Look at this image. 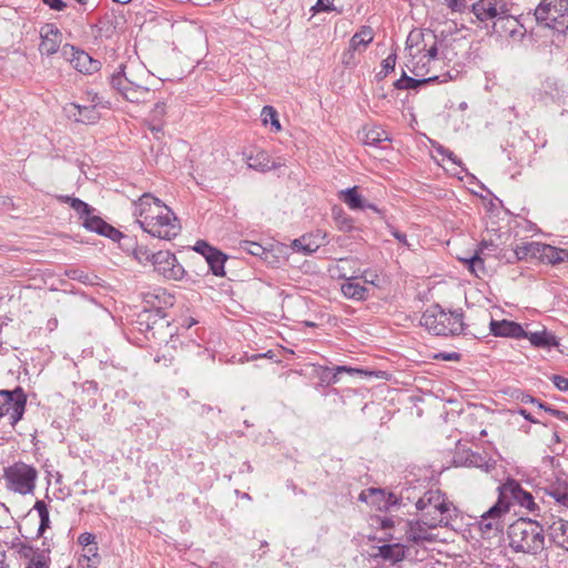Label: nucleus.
Wrapping results in <instances>:
<instances>
[{"label": "nucleus", "mask_w": 568, "mask_h": 568, "mask_svg": "<svg viewBox=\"0 0 568 568\" xmlns=\"http://www.w3.org/2000/svg\"><path fill=\"white\" fill-rule=\"evenodd\" d=\"M60 39L43 36L39 44V51L42 55H52L58 52L60 47Z\"/></svg>", "instance_id": "a18cd8bd"}, {"label": "nucleus", "mask_w": 568, "mask_h": 568, "mask_svg": "<svg viewBox=\"0 0 568 568\" xmlns=\"http://www.w3.org/2000/svg\"><path fill=\"white\" fill-rule=\"evenodd\" d=\"M342 293L345 297L356 301H365L368 297V290L365 286L351 281L342 285Z\"/></svg>", "instance_id": "f704fd0d"}, {"label": "nucleus", "mask_w": 568, "mask_h": 568, "mask_svg": "<svg viewBox=\"0 0 568 568\" xmlns=\"http://www.w3.org/2000/svg\"><path fill=\"white\" fill-rule=\"evenodd\" d=\"M185 347L190 355L195 356L194 363H192V368H205L214 363V354L210 349L202 347L194 341L189 339L185 344Z\"/></svg>", "instance_id": "b1692460"}, {"label": "nucleus", "mask_w": 568, "mask_h": 568, "mask_svg": "<svg viewBox=\"0 0 568 568\" xmlns=\"http://www.w3.org/2000/svg\"><path fill=\"white\" fill-rule=\"evenodd\" d=\"M104 237H108L112 240L113 242H121L122 240L132 242V237L129 235L123 234L121 231L112 226L111 224L106 223L105 227L103 229L102 233L100 234Z\"/></svg>", "instance_id": "5fc2aeb1"}, {"label": "nucleus", "mask_w": 568, "mask_h": 568, "mask_svg": "<svg viewBox=\"0 0 568 568\" xmlns=\"http://www.w3.org/2000/svg\"><path fill=\"white\" fill-rule=\"evenodd\" d=\"M458 260L467 265L470 273L476 276H479L478 272L485 273V261L483 255H479V253H474L468 257H459Z\"/></svg>", "instance_id": "79ce46f5"}, {"label": "nucleus", "mask_w": 568, "mask_h": 568, "mask_svg": "<svg viewBox=\"0 0 568 568\" xmlns=\"http://www.w3.org/2000/svg\"><path fill=\"white\" fill-rule=\"evenodd\" d=\"M10 548L13 549L21 558L28 559V561L31 560V558H34L38 552H41V548H34L28 541H22L20 538H14Z\"/></svg>", "instance_id": "e433bc0d"}, {"label": "nucleus", "mask_w": 568, "mask_h": 568, "mask_svg": "<svg viewBox=\"0 0 568 568\" xmlns=\"http://www.w3.org/2000/svg\"><path fill=\"white\" fill-rule=\"evenodd\" d=\"M97 537L92 532H82L78 537V544L83 548L90 547L91 545H97Z\"/></svg>", "instance_id": "680f3d73"}, {"label": "nucleus", "mask_w": 568, "mask_h": 568, "mask_svg": "<svg viewBox=\"0 0 568 568\" xmlns=\"http://www.w3.org/2000/svg\"><path fill=\"white\" fill-rule=\"evenodd\" d=\"M339 199L351 210H365V199L359 194L357 186L342 190L339 192Z\"/></svg>", "instance_id": "473e14b6"}, {"label": "nucleus", "mask_w": 568, "mask_h": 568, "mask_svg": "<svg viewBox=\"0 0 568 568\" xmlns=\"http://www.w3.org/2000/svg\"><path fill=\"white\" fill-rule=\"evenodd\" d=\"M456 466L476 467L485 473H489L495 469L496 462L487 456H483L479 453L473 450H463L462 454H457L454 459Z\"/></svg>", "instance_id": "6ab92c4d"}, {"label": "nucleus", "mask_w": 568, "mask_h": 568, "mask_svg": "<svg viewBox=\"0 0 568 568\" xmlns=\"http://www.w3.org/2000/svg\"><path fill=\"white\" fill-rule=\"evenodd\" d=\"M525 338H528L530 344L536 348L550 349L559 345L558 338L546 329L534 333L526 332Z\"/></svg>", "instance_id": "cd10ccee"}, {"label": "nucleus", "mask_w": 568, "mask_h": 568, "mask_svg": "<svg viewBox=\"0 0 568 568\" xmlns=\"http://www.w3.org/2000/svg\"><path fill=\"white\" fill-rule=\"evenodd\" d=\"M158 207L156 215H150L149 212H144V220H138V223L151 236L170 241L181 232L180 221L165 204H158Z\"/></svg>", "instance_id": "20e7f679"}, {"label": "nucleus", "mask_w": 568, "mask_h": 568, "mask_svg": "<svg viewBox=\"0 0 568 568\" xmlns=\"http://www.w3.org/2000/svg\"><path fill=\"white\" fill-rule=\"evenodd\" d=\"M105 222L101 216L89 214L87 217L82 220V225L90 232H94L97 234H101L103 229L105 227Z\"/></svg>", "instance_id": "c03bdc74"}, {"label": "nucleus", "mask_w": 568, "mask_h": 568, "mask_svg": "<svg viewBox=\"0 0 568 568\" xmlns=\"http://www.w3.org/2000/svg\"><path fill=\"white\" fill-rule=\"evenodd\" d=\"M436 152L445 158H447L452 163L460 166L463 169V171H467L466 168L463 166V162L462 160L449 149L445 148L444 145L442 144H438L436 146H434Z\"/></svg>", "instance_id": "4d7b16f0"}, {"label": "nucleus", "mask_w": 568, "mask_h": 568, "mask_svg": "<svg viewBox=\"0 0 568 568\" xmlns=\"http://www.w3.org/2000/svg\"><path fill=\"white\" fill-rule=\"evenodd\" d=\"M334 0H317L316 3L311 8L313 14L318 12H331L335 11L336 8L333 4Z\"/></svg>", "instance_id": "bf43d9fd"}, {"label": "nucleus", "mask_w": 568, "mask_h": 568, "mask_svg": "<svg viewBox=\"0 0 568 568\" xmlns=\"http://www.w3.org/2000/svg\"><path fill=\"white\" fill-rule=\"evenodd\" d=\"M332 219L335 223V226L342 232H353L361 231V227L355 225L354 219L348 215L342 206L334 205L332 207Z\"/></svg>", "instance_id": "c85d7f7f"}, {"label": "nucleus", "mask_w": 568, "mask_h": 568, "mask_svg": "<svg viewBox=\"0 0 568 568\" xmlns=\"http://www.w3.org/2000/svg\"><path fill=\"white\" fill-rule=\"evenodd\" d=\"M493 33L513 40H521L526 29L510 12H506V14H501L498 20L493 22Z\"/></svg>", "instance_id": "f3484780"}, {"label": "nucleus", "mask_w": 568, "mask_h": 568, "mask_svg": "<svg viewBox=\"0 0 568 568\" xmlns=\"http://www.w3.org/2000/svg\"><path fill=\"white\" fill-rule=\"evenodd\" d=\"M50 546L45 540L42 541L41 552H38L34 558H31L26 565V568H50Z\"/></svg>", "instance_id": "c9c22d12"}, {"label": "nucleus", "mask_w": 568, "mask_h": 568, "mask_svg": "<svg viewBox=\"0 0 568 568\" xmlns=\"http://www.w3.org/2000/svg\"><path fill=\"white\" fill-rule=\"evenodd\" d=\"M125 64H120L118 71L109 77V81L112 88H122V82L128 84V88H123V98L133 103H141L146 101L150 94L148 87L139 83L132 73H126Z\"/></svg>", "instance_id": "1a4fd4ad"}, {"label": "nucleus", "mask_w": 568, "mask_h": 568, "mask_svg": "<svg viewBox=\"0 0 568 568\" xmlns=\"http://www.w3.org/2000/svg\"><path fill=\"white\" fill-rule=\"evenodd\" d=\"M152 265L154 271L166 280L180 281L186 275L184 267L170 251L155 252V260Z\"/></svg>", "instance_id": "9b49d317"}, {"label": "nucleus", "mask_w": 568, "mask_h": 568, "mask_svg": "<svg viewBox=\"0 0 568 568\" xmlns=\"http://www.w3.org/2000/svg\"><path fill=\"white\" fill-rule=\"evenodd\" d=\"M229 256L223 253L221 250L214 247L204 258L205 263L209 266V270L211 273L215 276L223 277L225 276V263L227 261Z\"/></svg>", "instance_id": "c756f323"}, {"label": "nucleus", "mask_w": 568, "mask_h": 568, "mask_svg": "<svg viewBox=\"0 0 568 568\" xmlns=\"http://www.w3.org/2000/svg\"><path fill=\"white\" fill-rule=\"evenodd\" d=\"M537 23L544 24L558 33L568 30L567 0H541L535 9Z\"/></svg>", "instance_id": "39448f33"}, {"label": "nucleus", "mask_w": 568, "mask_h": 568, "mask_svg": "<svg viewBox=\"0 0 568 568\" xmlns=\"http://www.w3.org/2000/svg\"><path fill=\"white\" fill-rule=\"evenodd\" d=\"M511 3L507 0H478L473 3L470 11L478 21L498 20L501 14L510 12Z\"/></svg>", "instance_id": "ddd939ff"}, {"label": "nucleus", "mask_w": 568, "mask_h": 568, "mask_svg": "<svg viewBox=\"0 0 568 568\" xmlns=\"http://www.w3.org/2000/svg\"><path fill=\"white\" fill-rule=\"evenodd\" d=\"M435 359L458 362L462 358V354L457 352H440L434 355Z\"/></svg>", "instance_id": "69168bd1"}, {"label": "nucleus", "mask_w": 568, "mask_h": 568, "mask_svg": "<svg viewBox=\"0 0 568 568\" xmlns=\"http://www.w3.org/2000/svg\"><path fill=\"white\" fill-rule=\"evenodd\" d=\"M501 485L508 500L511 503V506L517 504L535 517L540 516V507L536 501V498L541 489H538L536 491V496H534L530 491L524 489L517 479L511 477H508L504 483H501Z\"/></svg>", "instance_id": "9d476101"}, {"label": "nucleus", "mask_w": 568, "mask_h": 568, "mask_svg": "<svg viewBox=\"0 0 568 568\" xmlns=\"http://www.w3.org/2000/svg\"><path fill=\"white\" fill-rule=\"evenodd\" d=\"M438 498H442V491L439 489L427 490L424 496L416 501V508L418 510H424L428 506L435 507Z\"/></svg>", "instance_id": "de8ad7c7"}, {"label": "nucleus", "mask_w": 568, "mask_h": 568, "mask_svg": "<svg viewBox=\"0 0 568 568\" xmlns=\"http://www.w3.org/2000/svg\"><path fill=\"white\" fill-rule=\"evenodd\" d=\"M384 498L385 489L369 487L367 489L362 490L358 500L368 503L372 506L376 507V509L378 510V506H381L379 504H383Z\"/></svg>", "instance_id": "4c0bfd02"}, {"label": "nucleus", "mask_w": 568, "mask_h": 568, "mask_svg": "<svg viewBox=\"0 0 568 568\" xmlns=\"http://www.w3.org/2000/svg\"><path fill=\"white\" fill-rule=\"evenodd\" d=\"M83 551L84 554L79 559V564L85 565L88 568H97L101 561L98 544L83 548Z\"/></svg>", "instance_id": "ea45409f"}, {"label": "nucleus", "mask_w": 568, "mask_h": 568, "mask_svg": "<svg viewBox=\"0 0 568 568\" xmlns=\"http://www.w3.org/2000/svg\"><path fill=\"white\" fill-rule=\"evenodd\" d=\"M548 448L556 456H561L565 454L566 449L561 445V438H560L558 432L552 433L550 443L548 444Z\"/></svg>", "instance_id": "13d9d810"}, {"label": "nucleus", "mask_w": 568, "mask_h": 568, "mask_svg": "<svg viewBox=\"0 0 568 568\" xmlns=\"http://www.w3.org/2000/svg\"><path fill=\"white\" fill-rule=\"evenodd\" d=\"M448 523L445 521L444 526H446ZM438 526H443V519H440L438 523L435 521H426V520H406V541L413 545H419L423 541L434 542L435 536L432 534H428L425 528L434 529Z\"/></svg>", "instance_id": "4468645a"}, {"label": "nucleus", "mask_w": 568, "mask_h": 568, "mask_svg": "<svg viewBox=\"0 0 568 568\" xmlns=\"http://www.w3.org/2000/svg\"><path fill=\"white\" fill-rule=\"evenodd\" d=\"M71 105L78 110V116L74 114L77 122L94 123L99 120V112L95 110V105H80L75 103Z\"/></svg>", "instance_id": "58836bf2"}, {"label": "nucleus", "mask_w": 568, "mask_h": 568, "mask_svg": "<svg viewBox=\"0 0 568 568\" xmlns=\"http://www.w3.org/2000/svg\"><path fill=\"white\" fill-rule=\"evenodd\" d=\"M40 518V523H39V526H38V529L36 531V535L34 536H27L22 532V528L21 526L18 527L19 529V532L21 534V536L28 540V539H31V540H34V539H38L40 537H42L45 532L47 529L50 528V525H51V520H50V514L47 516V515H43V516H39Z\"/></svg>", "instance_id": "603ef678"}, {"label": "nucleus", "mask_w": 568, "mask_h": 568, "mask_svg": "<svg viewBox=\"0 0 568 568\" xmlns=\"http://www.w3.org/2000/svg\"><path fill=\"white\" fill-rule=\"evenodd\" d=\"M142 296L145 304L143 310H154V313L168 314L166 310L175 304V295L162 287L144 292Z\"/></svg>", "instance_id": "dca6fc26"}, {"label": "nucleus", "mask_w": 568, "mask_h": 568, "mask_svg": "<svg viewBox=\"0 0 568 568\" xmlns=\"http://www.w3.org/2000/svg\"><path fill=\"white\" fill-rule=\"evenodd\" d=\"M555 387L560 392H568V378L561 375H552L550 377Z\"/></svg>", "instance_id": "338daca9"}, {"label": "nucleus", "mask_w": 568, "mask_h": 568, "mask_svg": "<svg viewBox=\"0 0 568 568\" xmlns=\"http://www.w3.org/2000/svg\"><path fill=\"white\" fill-rule=\"evenodd\" d=\"M545 494L555 499V501L568 508V477H557L548 487L542 488Z\"/></svg>", "instance_id": "393cba45"}, {"label": "nucleus", "mask_w": 568, "mask_h": 568, "mask_svg": "<svg viewBox=\"0 0 568 568\" xmlns=\"http://www.w3.org/2000/svg\"><path fill=\"white\" fill-rule=\"evenodd\" d=\"M396 59L397 53L396 50H394L392 53L388 54L386 59L382 61V70L376 74L377 81H382L390 71H394L396 65Z\"/></svg>", "instance_id": "3c124183"}, {"label": "nucleus", "mask_w": 568, "mask_h": 568, "mask_svg": "<svg viewBox=\"0 0 568 568\" xmlns=\"http://www.w3.org/2000/svg\"><path fill=\"white\" fill-rule=\"evenodd\" d=\"M134 328L142 333L148 341L158 345L168 343L176 333L168 318V314L154 313V310H142L133 321Z\"/></svg>", "instance_id": "7ed1b4c3"}, {"label": "nucleus", "mask_w": 568, "mask_h": 568, "mask_svg": "<svg viewBox=\"0 0 568 568\" xmlns=\"http://www.w3.org/2000/svg\"><path fill=\"white\" fill-rule=\"evenodd\" d=\"M3 478L10 490L20 495H28L32 494L36 488L38 470L32 465H28L23 462H16L10 466L4 467Z\"/></svg>", "instance_id": "0eeeda50"}, {"label": "nucleus", "mask_w": 568, "mask_h": 568, "mask_svg": "<svg viewBox=\"0 0 568 568\" xmlns=\"http://www.w3.org/2000/svg\"><path fill=\"white\" fill-rule=\"evenodd\" d=\"M373 549L376 550V552L371 554L373 560L382 559L392 565L402 562L406 558L408 550L407 546L402 542L383 544L381 546H374Z\"/></svg>", "instance_id": "a211bd4d"}, {"label": "nucleus", "mask_w": 568, "mask_h": 568, "mask_svg": "<svg viewBox=\"0 0 568 568\" xmlns=\"http://www.w3.org/2000/svg\"><path fill=\"white\" fill-rule=\"evenodd\" d=\"M342 373H348L351 375H359V376L375 375L377 377L385 374L382 371L372 372V371L351 367V366H346V365H338V366H334V367L321 366L318 369V379L322 385L328 386V385L337 383L338 376Z\"/></svg>", "instance_id": "2eb2a0df"}, {"label": "nucleus", "mask_w": 568, "mask_h": 568, "mask_svg": "<svg viewBox=\"0 0 568 568\" xmlns=\"http://www.w3.org/2000/svg\"><path fill=\"white\" fill-rule=\"evenodd\" d=\"M538 251L539 253H537L536 260L540 263L556 265L568 261V251L565 248L539 242Z\"/></svg>", "instance_id": "5701e85b"}, {"label": "nucleus", "mask_w": 568, "mask_h": 568, "mask_svg": "<svg viewBox=\"0 0 568 568\" xmlns=\"http://www.w3.org/2000/svg\"><path fill=\"white\" fill-rule=\"evenodd\" d=\"M57 199L61 203L69 204L77 212L80 220H83L94 211L92 206L79 197L71 195H58Z\"/></svg>", "instance_id": "72a5a7b5"}, {"label": "nucleus", "mask_w": 568, "mask_h": 568, "mask_svg": "<svg viewBox=\"0 0 568 568\" xmlns=\"http://www.w3.org/2000/svg\"><path fill=\"white\" fill-rule=\"evenodd\" d=\"M550 541L568 551V520L559 519L548 527Z\"/></svg>", "instance_id": "a878e982"}, {"label": "nucleus", "mask_w": 568, "mask_h": 568, "mask_svg": "<svg viewBox=\"0 0 568 568\" xmlns=\"http://www.w3.org/2000/svg\"><path fill=\"white\" fill-rule=\"evenodd\" d=\"M132 254L141 264H153V261L155 260V252L149 250L146 245L135 244L132 248Z\"/></svg>", "instance_id": "49530a36"}, {"label": "nucleus", "mask_w": 568, "mask_h": 568, "mask_svg": "<svg viewBox=\"0 0 568 568\" xmlns=\"http://www.w3.org/2000/svg\"><path fill=\"white\" fill-rule=\"evenodd\" d=\"M497 493L496 503L480 516L478 521V527L483 534L493 532V536H497L504 531V518L509 513L511 503L508 500L501 484L497 487Z\"/></svg>", "instance_id": "423d86ee"}, {"label": "nucleus", "mask_w": 568, "mask_h": 568, "mask_svg": "<svg viewBox=\"0 0 568 568\" xmlns=\"http://www.w3.org/2000/svg\"><path fill=\"white\" fill-rule=\"evenodd\" d=\"M158 204H164L160 199L155 197L151 193H144L141 195L135 203V212L134 214L140 216V220H144L145 213L149 212L150 215H156Z\"/></svg>", "instance_id": "7c9ffc66"}, {"label": "nucleus", "mask_w": 568, "mask_h": 568, "mask_svg": "<svg viewBox=\"0 0 568 568\" xmlns=\"http://www.w3.org/2000/svg\"><path fill=\"white\" fill-rule=\"evenodd\" d=\"M541 409L551 414L556 418H558L562 423H568V414L564 410H559L557 408H552L551 406H541Z\"/></svg>", "instance_id": "774afa93"}, {"label": "nucleus", "mask_w": 568, "mask_h": 568, "mask_svg": "<svg viewBox=\"0 0 568 568\" xmlns=\"http://www.w3.org/2000/svg\"><path fill=\"white\" fill-rule=\"evenodd\" d=\"M242 248L246 251L248 254L261 257L264 261H266L268 258V255L272 254L271 251L266 250L260 243L251 241H245L244 244L242 245Z\"/></svg>", "instance_id": "8fccbe9b"}, {"label": "nucleus", "mask_w": 568, "mask_h": 568, "mask_svg": "<svg viewBox=\"0 0 568 568\" xmlns=\"http://www.w3.org/2000/svg\"><path fill=\"white\" fill-rule=\"evenodd\" d=\"M62 54L81 73L93 74L101 69L99 60L93 59L89 53L74 45H63Z\"/></svg>", "instance_id": "f8f14e48"}, {"label": "nucleus", "mask_w": 568, "mask_h": 568, "mask_svg": "<svg viewBox=\"0 0 568 568\" xmlns=\"http://www.w3.org/2000/svg\"><path fill=\"white\" fill-rule=\"evenodd\" d=\"M509 547L515 552L540 555L546 546L545 529L536 519L520 517L507 528Z\"/></svg>", "instance_id": "f257e3e1"}, {"label": "nucleus", "mask_w": 568, "mask_h": 568, "mask_svg": "<svg viewBox=\"0 0 568 568\" xmlns=\"http://www.w3.org/2000/svg\"><path fill=\"white\" fill-rule=\"evenodd\" d=\"M214 248V246L210 245L204 240H199L195 245L193 246V250L201 254L203 258H206L207 254Z\"/></svg>", "instance_id": "e2e57ef3"}, {"label": "nucleus", "mask_w": 568, "mask_h": 568, "mask_svg": "<svg viewBox=\"0 0 568 568\" xmlns=\"http://www.w3.org/2000/svg\"><path fill=\"white\" fill-rule=\"evenodd\" d=\"M372 521H373V525H375L377 528L382 529V530H387V529H392L395 527V524H396V519L397 521H400L402 518L399 517H394V516H378V515H375V516H372Z\"/></svg>", "instance_id": "864d4df0"}, {"label": "nucleus", "mask_w": 568, "mask_h": 568, "mask_svg": "<svg viewBox=\"0 0 568 568\" xmlns=\"http://www.w3.org/2000/svg\"><path fill=\"white\" fill-rule=\"evenodd\" d=\"M43 36H48V37H51V38H58L60 39L61 37V32L59 31V29L55 27V24L53 23H47L44 27L41 28L40 30V37L42 38Z\"/></svg>", "instance_id": "0e129e2a"}, {"label": "nucleus", "mask_w": 568, "mask_h": 568, "mask_svg": "<svg viewBox=\"0 0 568 568\" xmlns=\"http://www.w3.org/2000/svg\"><path fill=\"white\" fill-rule=\"evenodd\" d=\"M445 4L453 11L463 13L467 10V1L466 0H445Z\"/></svg>", "instance_id": "052dcab7"}, {"label": "nucleus", "mask_w": 568, "mask_h": 568, "mask_svg": "<svg viewBox=\"0 0 568 568\" xmlns=\"http://www.w3.org/2000/svg\"><path fill=\"white\" fill-rule=\"evenodd\" d=\"M400 504H402V498L400 497H397L392 491L387 493L385 490V498L383 500V504H379L381 506H378V510L379 511H388L392 507L398 506Z\"/></svg>", "instance_id": "6e6d98bb"}, {"label": "nucleus", "mask_w": 568, "mask_h": 568, "mask_svg": "<svg viewBox=\"0 0 568 568\" xmlns=\"http://www.w3.org/2000/svg\"><path fill=\"white\" fill-rule=\"evenodd\" d=\"M539 248V242H529L524 245H517L509 254L507 263H515L518 261L536 260Z\"/></svg>", "instance_id": "bb28decb"}, {"label": "nucleus", "mask_w": 568, "mask_h": 568, "mask_svg": "<svg viewBox=\"0 0 568 568\" xmlns=\"http://www.w3.org/2000/svg\"><path fill=\"white\" fill-rule=\"evenodd\" d=\"M27 406V394L21 386L0 390V417L8 416L9 424L16 426L22 418Z\"/></svg>", "instance_id": "6e6552de"}, {"label": "nucleus", "mask_w": 568, "mask_h": 568, "mask_svg": "<svg viewBox=\"0 0 568 568\" xmlns=\"http://www.w3.org/2000/svg\"><path fill=\"white\" fill-rule=\"evenodd\" d=\"M248 166L261 172H265L272 169L270 159L265 152H258L255 156H250Z\"/></svg>", "instance_id": "09e8293b"}, {"label": "nucleus", "mask_w": 568, "mask_h": 568, "mask_svg": "<svg viewBox=\"0 0 568 568\" xmlns=\"http://www.w3.org/2000/svg\"><path fill=\"white\" fill-rule=\"evenodd\" d=\"M325 239L326 233L317 230L315 233H306L298 239L293 240L291 247L294 252L311 255L321 247Z\"/></svg>", "instance_id": "aec40b11"}, {"label": "nucleus", "mask_w": 568, "mask_h": 568, "mask_svg": "<svg viewBox=\"0 0 568 568\" xmlns=\"http://www.w3.org/2000/svg\"><path fill=\"white\" fill-rule=\"evenodd\" d=\"M263 124L271 125L272 131L278 132L282 130V125L278 120L277 111L272 105H264L261 112Z\"/></svg>", "instance_id": "a19ab883"}, {"label": "nucleus", "mask_w": 568, "mask_h": 568, "mask_svg": "<svg viewBox=\"0 0 568 568\" xmlns=\"http://www.w3.org/2000/svg\"><path fill=\"white\" fill-rule=\"evenodd\" d=\"M374 40V31L369 26H362L361 29L351 38L347 51L343 53V63L349 65L347 55L353 57L356 51L365 50Z\"/></svg>", "instance_id": "4be33fe9"}, {"label": "nucleus", "mask_w": 568, "mask_h": 568, "mask_svg": "<svg viewBox=\"0 0 568 568\" xmlns=\"http://www.w3.org/2000/svg\"><path fill=\"white\" fill-rule=\"evenodd\" d=\"M464 311L445 310L440 304L434 303L422 314L420 325L435 336H458L467 335V325L464 322Z\"/></svg>", "instance_id": "f03ea898"}, {"label": "nucleus", "mask_w": 568, "mask_h": 568, "mask_svg": "<svg viewBox=\"0 0 568 568\" xmlns=\"http://www.w3.org/2000/svg\"><path fill=\"white\" fill-rule=\"evenodd\" d=\"M393 85L397 90H416L423 87V81H420V79L408 77L406 72L403 71L402 77L396 80Z\"/></svg>", "instance_id": "37998d69"}, {"label": "nucleus", "mask_w": 568, "mask_h": 568, "mask_svg": "<svg viewBox=\"0 0 568 568\" xmlns=\"http://www.w3.org/2000/svg\"><path fill=\"white\" fill-rule=\"evenodd\" d=\"M363 143L369 146H379L384 141H390L388 133L378 125L363 128Z\"/></svg>", "instance_id": "2f4dec72"}, {"label": "nucleus", "mask_w": 568, "mask_h": 568, "mask_svg": "<svg viewBox=\"0 0 568 568\" xmlns=\"http://www.w3.org/2000/svg\"><path fill=\"white\" fill-rule=\"evenodd\" d=\"M490 333L497 337L523 338L526 337V331L514 321L491 320L489 323Z\"/></svg>", "instance_id": "412c9836"}]
</instances>
